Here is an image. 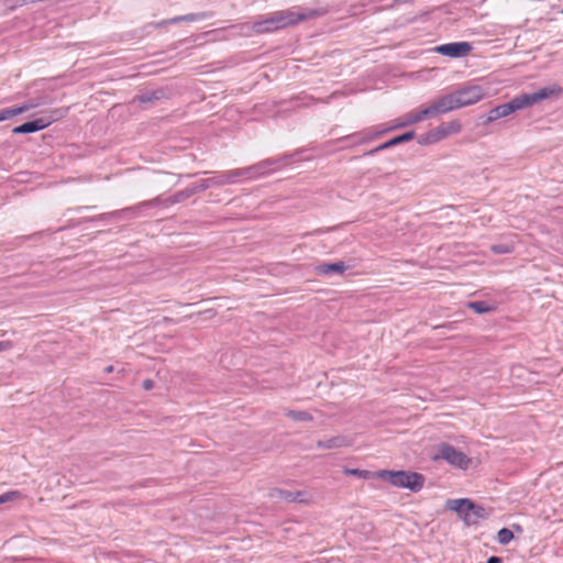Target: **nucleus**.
Returning a JSON list of instances; mask_svg holds the SVG:
<instances>
[{
	"label": "nucleus",
	"instance_id": "1",
	"mask_svg": "<svg viewBox=\"0 0 563 563\" xmlns=\"http://www.w3.org/2000/svg\"><path fill=\"white\" fill-rule=\"evenodd\" d=\"M561 92H562L561 87L552 86V87L542 88L539 91L530 93V95H528V93L520 95L518 97H515L508 103H504V104L493 108L488 113L487 121L493 122L498 119L508 117L509 114H511L518 110L531 107L543 99L559 96Z\"/></svg>",
	"mask_w": 563,
	"mask_h": 563
},
{
	"label": "nucleus",
	"instance_id": "2",
	"mask_svg": "<svg viewBox=\"0 0 563 563\" xmlns=\"http://www.w3.org/2000/svg\"><path fill=\"white\" fill-rule=\"evenodd\" d=\"M373 477L386 481L394 487L407 488L415 493L421 490L424 485L423 475L417 472L382 470L375 472Z\"/></svg>",
	"mask_w": 563,
	"mask_h": 563
},
{
	"label": "nucleus",
	"instance_id": "3",
	"mask_svg": "<svg viewBox=\"0 0 563 563\" xmlns=\"http://www.w3.org/2000/svg\"><path fill=\"white\" fill-rule=\"evenodd\" d=\"M445 507L455 512L466 526L477 525L478 520L488 517L483 506L476 505L468 498L448 499Z\"/></svg>",
	"mask_w": 563,
	"mask_h": 563
},
{
	"label": "nucleus",
	"instance_id": "4",
	"mask_svg": "<svg viewBox=\"0 0 563 563\" xmlns=\"http://www.w3.org/2000/svg\"><path fill=\"white\" fill-rule=\"evenodd\" d=\"M461 130H462V124L459 120L443 122V123L439 124L438 126H435L434 129L420 135L418 142L421 145L434 144L450 135L460 133Z\"/></svg>",
	"mask_w": 563,
	"mask_h": 563
},
{
	"label": "nucleus",
	"instance_id": "5",
	"mask_svg": "<svg viewBox=\"0 0 563 563\" xmlns=\"http://www.w3.org/2000/svg\"><path fill=\"white\" fill-rule=\"evenodd\" d=\"M439 454L433 456V460L442 459L452 466L467 470L471 465L472 460L467 457L462 451L456 450L454 446L448 443H441L438 448Z\"/></svg>",
	"mask_w": 563,
	"mask_h": 563
},
{
	"label": "nucleus",
	"instance_id": "6",
	"mask_svg": "<svg viewBox=\"0 0 563 563\" xmlns=\"http://www.w3.org/2000/svg\"><path fill=\"white\" fill-rule=\"evenodd\" d=\"M275 20V24L278 30L285 29L291 25H296L297 23L308 20L318 15V13L313 10H309L306 12L296 11L292 9L283 10L272 13Z\"/></svg>",
	"mask_w": 563,
	"mask_h": 563
},
{
	"label": "nucleus",
	"instance_id": "7",
	"mask_svg": "<svg viewBox=\"0 0 563 563\" xmlns=\"http://www.w3.org/2000/svg\"><path fill=\"white\" fill-rule=\"evenodd\" d=\"M459 107H467L481 101L486 93L479 86H470L454 91Z\"/></svg>",
	"mask_w": 563,
	"mask_h": 563
},
{
	"label": "nucleus",
	"instance_id": "8",
	"mask_svg": "<svg viewBox=\"0 0 563 563\" xmlns=\"http://www.w3.org/2000/svg\"><path fill=\"white\" fill-rule=\"evenodd\" d=\"M434 51L449 57H463L470 54L472 45L468 42H454L439 45Z\"/></svg>",
	"mask_w": 563,
	"mask_h": 563
},
{
	"label": "nucleus",
	"instance_id": "9",
	"mask_svg": "<svg viewBox=\"0 0 563 563\" xmlns=\"http://www.w3.org/2000/svg\"><path fill=\"white\" fill-rule=\"evenodd\" d=\"M55 120H56L55 118H52V119L40 118V119L34 120V121L25 122V123H23V124H21L19 126H15L12 130V132L14 134H24V133L37 132V131H41V130L47 128Z\"/></svg>",
	"mask_w": 563,
	"mask_h": 563
},
{
	"label": "nucleus",
	"instance_id": "10",
	"mask_svg": "<svg viewBox=\"0 0 563 563\" xmlns=\"http://www.w3.org/2000/svg\"><path fill=\"white\" fill-rule=\"evenodd\" d=\"M434 103H435L440 114L450 112V111L455 110V109H460L454 92L449 93L446 96H443V97L434 100Z\"/></svg>",
	"mask_w": 563,
	"mask_h": 563
},
{
	"label": "nucleus",
	"instance_id": "11",
	"mask_svg": "<svg viewBox=\"0 0 563 563\" xmlns=\"http://www.w3.org/2000/svg\"><path fill=\"white\" fill-rule=\"evenodd\" d=\"M277 26L275 24V20H274V16L273 14H269L267 18L261 20V21H257L255 23H253L252 25V31L254 33H268V32H274V31H277Z\"/></svg>",
	"mask_w": 563,
	"mask_h": 563
},
{
	"label": "nucleus",
	"instance_id": "12",
	"mask_svg": "<svg viewBox=\"0 0 563 563\" xmlns=\"http://www.w3.org/2000/svg\"><path fill=\"white\" fill-rule=\"evenodd\" d=\"M36 104L34 103H24L20 107H13V108H5L0 110V122L9 120L15 115H19L23 112H26L31 109H33Z\"/></svg>",
	"mask_w": 563,
	"mask_h": 563
},
{
	"label": "nucleus",
	"instance_id": "13",
	"mask_svg": "<svg viewBox=\"0 0 563 563\" xmlns=\"http://www.w3.org/2000/svg\"><path fill=\"white\" fill-rule=\"evenodd\" d=\"M423 118L421 115V112L420 110L419 111H411L409 113H407L402 121L399 122L396 126L397 128H400V126H406V125H410V124H413V123H417V122H420L422 121Z\"/></svg>",
	"mask_w": 563,
	"mask_h": 563
},
{
	"label": "nucleus",
	"instance_id": "14",
	"mask_svg": "<svg viewBox=\"0 0 563 563\" xmlns=\"http://www.w3.org/2000/svg\"><path fill=\"white\" fill-rule=\"evenodd\" d=\"M299 495H302L301 492H296V493H292V492H286V490H278L277 492V496L286 501H289V503H294V501H299V503H308L309 499H299Z\"/></svg>",
	"mask_w": 563,
	"mask_h": 563
},
{
	"label": "nucleus",
	"instance_id": "15",
	"mask_svg": "<svg viewBox=\"0 0 563 563\" xmlns=\"http://www.w3.org/2000/svg\"><path fill=\"white\" fill-rule=\"evenodd\" d=\"M467 306L476 313L490 312L495 309L494 306L487 303L486 301H473L468 302Z\"/></svg>",
	"mask_w": 563,
	"mask_h": 563
},
{
	"label": "nucleus",
	"instance_id": "16",
	"mask_svg": "<svg viewBox=\"0 0 563 563\" xmlns=\"http://www.w3.org/2000/svg\"><path fill=\"white\" fill-rule=\"evenodd\" d=\"M345 265L343 263L324 264L319 267L321 274L343 273Z\"/></svg>",
	"mask_w": 563,
	"mask_h": 563
},
{
	"label": "nucleus",
	"instance_id": "17",
	"mask_svg": "<svg viewBox=\"0 0 563 563\" xmlns=\"http://www.w3.org/2000/svg\"><path fill=\"white\" fill-rule=\"evenodd\" d=\"M23 494L19 490H9L2 495H0V505L4 503L14 501L23 498Z\"/></svg>",
	"mask_w": 563,
	"mask_h": 563
},
{
	"label": "nucleus",
	"instance_id": "18",
	"mask_svg": "<svg viewBox=\"0 0 563 563\" xmlns=\"http://www.w3.org/2000/svg\"><path fill=\"white\" fill-rule=\"evenodd\" d=\"M343 472L346 475H353V476H357V477H361L364 479L374 478L373 475L375 474V473H372L366 470H357V468H345Z\"/></svg>",
	"mask_w": 563,
	"mask_h": 563
},
{
	"label": "nucleus",
	"instance_id": "19",
	"mask_svg": "<svg viewBox=\"0 0 563 563\" xmlns=\"http://www.w3.org/2000/svg\"><path fill=\"white\" fill-rule=\"evenodd\" d=\"M514 539V533L507 528H503L497 533V541L500 544H508Z\"/></svg>",
	"mask_w": 563,
	"mask_h": 563
},
{
	"label": "nucleus",
	"instance_id": "20",
	"mask_svg": "<svg viewBox=\"0 0 563 563\" xmlns=\"http://www.w3.org/2000/svg\"><path fill=\"white\" fill-rule=\"evenodd\" d=\"M345 443H344V440L342 438H332L325 442H319L318 443V446L319 448H324V449H333V448H340V446H343Z\"/></svg>",
	"mask_w": 563,
	"mask_h": 563
},
{
	"label": "nucleus",
	"instance_id": "21",
	"mask_svg": "<svg viewBox=\"0 0 563 563\" xmlns=\"http://www.w3.org/2000/svg\"><path fill=\"white\" fill-rule=\"evenodd\" d=\"M490 250L495 254H508V253H511L514 251V245H511V244H497V245H492Z\"/></svg>",
	"mask_w": 563,
	"mask_h": 563
},
{
	"label": "nucleus",
	"instance_id": "22",
	"mask_svg": "<svg viewBox=\"0 0 563 563\" xmlns=\"http://www.w3.org/2000/svg\"><path fill=\"white\" fill-rule=\"evenodd\" d=\"M420 112H421L423 120L440 114L434 101L429 107L420 110Z\"/></svg>",
	"mask_w": 563,
	"mask_h": 563
},
{
	"label": "nucleus",
	"instance_id": "23",
	"mask_svg": "<svg viewBox=\"0 0 563 563\" xmlns=\"http://www.w3.org/2000/svg\"><path fill=\"white\" fill-rule=\"evenodd\" d=\"M288 416L295 420H300V421H309L312 419V417L306 411H291L288 413Z\"/></svg>",
	"mask_w": 563,
	"mask_h": 563
},
{
	"label": "nucleus",
	"instance_id": "24",
	"mask_svg": "<svg viewBox=\"0 0 563 563\" xmlns=\"http://www.w3.org/2000/svg\"><path fill=\"white\" fill-rule=\"evenodd\" d=\"M397 144H399V142H398V139H397V136H396V137H394V139L389 140L388 142H386V143H384V144L379 145V146H378V147H376L375 150L371 151L368 154H373V153L379 152V151H382V150L389 148V147L395 146V145H397Z\"/></svg>",
	"mask_w": 563,
	"mask_h": 563
},
{
	"label": "nucleus",
	"instance_id": "25",
	"mask_svg": "<svg viewBox=\"0 0 563 563\" xmlns=\"http://www.w3.org/2000/svg\"><path fill=\"white\" fill-rule=\"evenodd\" d=\"M413 135H415V133L411 131V132H407V133H404V134L397 136V139L400 144L402 142L410 141L411 139H413Z\"/></svg>",
	"mask_w": 563,
	"mask_h": 563
},
{
	"label": "nucleus",
	"instance_id": "26",
	"mask_svg": "<svg viewBox=\"0 0 563 563\" xmlns=\"http://www.w3.org/2000/svg\"><path fill=\"white\" fill-rule=\"evenodd\" d=\"M13 343L11 341H0V352L12 349Z\"/></svg>",
	"mask_w": 563,
	"mask_h": 563
},
{
	"label": "nucleus",
	"instance_id": "27",
	"mask_svg": "<svg viewBox=\"0 0 563 563\" xmlns=\"http://www.w3.org/2000/svg\"><path fill=\"white\" fill-rule=\"evenodd\" d=\"M153 387H154V383H153V380H152V379H145V380L143 382V388H144L145 390H150V389H152Z\"/></svg>",
	"mask_w": 563,
	"mask_h": 563
},
{
	"label": "nucleus",
	"instance_id": "28",
	"mask_svg": "<svg viewBox=\"0 0 563 563\" xmlns=\"http://www.w3.org/2000/svg\"><path fill=\"white\" fill-rule=\"evenodd\" d=\"M500 559L497 558V556H492L488 559V561L486 563H500Z\"/></svg>",
	"mask_w": 563,
	"mask_h": 563
},
{
	"label": "nucleus",
	"instance_id": "29",
	"mask_svg": "<svg viewBox=\"0 0 563 563\" xmlns=\"http://www.w3.org/2000/svg\"><path fill=\"white\" fill-rule=\"evenodd\" d=\"M205 312L209 314V318H212V317H214L217 314V311L214 309H209V310H207Z\"/></svg>",
	"mask_w": 563,
	"mask_h": 563
},
{
	"label": "nucleus",
	"instance_id": "30",
	"mask_svg": "<svg viewBox=\"0 0 563 563\" xmlns=\"http://www.w3.org/2000/svg\"><path fill=\"white\" fill-rule=\"evenodd\" d=\"M104 372L106 373H112L113 372V366L112 365H109L104 368Z\"/></svg>",
	"mask_w": 563,
	"mask_h": 563
},
{
	"label": "nucleus",
	"instance_id": "31",
	"mask_svg": "<svg viewBox=\"0 0 563 563\" xmlns=\"http://www.w3.org/2000/svg\"><path fill=\"white\" fill-rule=\"evenodd\" d=\"M301 493H302V495H299V499H307V498H306V495H307V494H306L305 492H301Z\"/></svg>",
	"mask_w": 563,
	"mask_h": 563
},
{
	"label": "nucleus",
	"instance_id": "32",
	"mask_svg": "<svg viewBox=\"0 0 563 563\" xmlns=\"http://www.w3.org/2000/svg\"><path fill=\"white\" fill-rule=\"evenodd\" d=\"M181 20H183V18H175V19H173V22H178V21H181Z\"/></svg>",
	"mask_w": 563,
	"mask_h": 563
},
{
	"label": "nucleus",
	"instance_id": "33",
	"mask_svg": "<svg viewBox=\"0 0 563 563\" xmlns=\"http://www.w3.org/2000/svg\"><path fill=\"white\" fill-rule=\"evenodd\" d=\"M53 114H57L58 113V110H54L52 111Z\"/></svg>",
	"mask_w": 563,
	"mask_h": 563
},
{
	"label": "nucleus",
	"instance_id": "34",
	"mask_svg": "<svg viewBox=\"0 0 563 563\" xmlns=\"http://www.w3.org/2000/svg\"><path fill=\"white\" fill-rule=\"evenodd\" d=\"M482 2H485L486 0H481Z\"/></svg>",
	"mask_w": 563,
	"mask_h": 563
}]
</instances>
